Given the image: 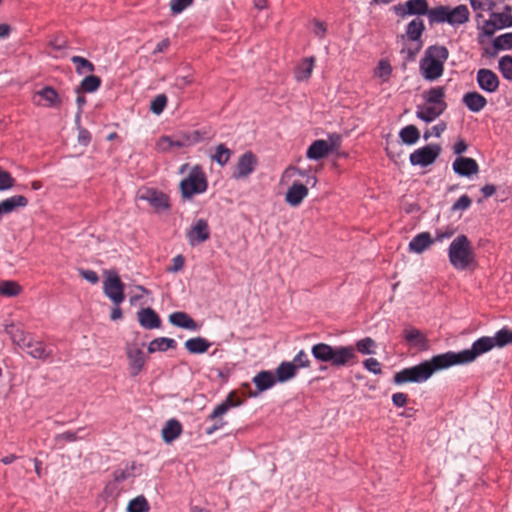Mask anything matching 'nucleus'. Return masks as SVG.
I'll use <instances>...</instances> for the list:
<instances>
[{
    "mask_svg": "<svg viewBox=\"0 0 512 512\" xmlns=\"http://www.w3.org/2000/svg\"><path fill=\"white\" fill-rule=\"evenodd\" d=\"M79 274L85 279L87 280L88 282L92 283V284H96L98 281H99V277H98V274L93 271V270H89V269H79Z\"/></svg>",
    "mask_w": 512,
    "mask_h": 512,
    "instance_id": "0e129e2a",
    "label": "nucleus"
},
{
    "mask_svg": "<svg viewBox=\"0 0 512 512\" xmlns=\"http://www.w3.org/2000/svg\"><path fill=\"white\" fill-rule=\"evenodd\" d=\"M493 47L496 51L512 49V32H507L494 38Z\"/></svg>",
    "mask_w": 512,
    "mask_h": 512,
    "instance_id": "c03bdc74",
    "label": "nucleus"
},
{
    "mask_svg": "<svg viewBox=\"0 0 512 512\" xmlns=\"http://www.w3.org/2000/svg\"><path fill=\"white\" fill-rule=\"evenodd\" d=\"M444 113V110L437 108L432 105H419L416 110V117L426 123L433 122L440 115Z\"/></svg>",
    "mask_w": 512,
    "mask_h": 512,
    "instance_id": "cd10ccee",
    "label": "nucleus"
},
{
    "mask_svg": "<svg viewBox=\"0 0 512 512\" xmlns=\"http://www.w3.org/2000/svg\"><path fill=\"white\" fill-rule=\"evenodd\" d=\"M82 430H83V428H80L77 432L65 431L63 433L57 434L55 436V440L57 442H60V441L75 442V441H77L78 439L81 438V437L78 436V432H80Z\"/></svg>",
    "mask_w": 512,
    "mask_h": 512,
    "instance_id": "bf43d9fd",
    "label": "nucleus"
},
{
    "mask_svg": "<svg viewBox=\"0 0 512 512\" xmlns=\"http://www.w3.org/2000/svg\"><path fill=\"white\" fill-rule=\"evenodd\" d=\"M448 258L457 270H465L474 262L471 241L464 234L458 235L449 245Z\"/></svg>",
    "mask_w": 512,
    "mask_h": 512,
    "instance_id": "20e7f679",
    "label": "nucleus"
},
{
    "mask_svg": "<svg viewBox=\"0 0 512 512\" xmlns=\"http://www.w3.org/2000/svg\"><path fill=\"white\" fill-rule=\"evenodd\" d=\"M136 469L135 462H131L130 464H127L124 469H116L113 472V479L115 482H123L126 479L135 476L134 471Z\"/></svg>",
    "mask_w": 512,
    "mask_h": 512,
    "instance_id": "a18cd8bd",
    "label": "nucleus"
},
{
    "mask_svg": "<svg viewBox=\"0 0 512 512\" xmlns=\"http://www.w3.org/2000/svg\"><path fill=\"white\" fill-rule=\"evenodd\" d=\"M311 353L317 361L331 362L332 365L338 367L354 362L357 358L353 346L332 347L326 343L313 345Z\"/></svg>",
    "mask_w": 512,
    "mask_h": 512,
    "instance_id": "7ed1b4c3",
    "label": "nucleus"
},
{
    "mask_svg": "<svg viewBox=\"0 0 512 512\" xmlns=\"http://www.w3.org/2000/svg\"><path fill=\"white\" fill-rule=\"evenodd\" d=\"M131 373L137 375L145 363V354L141 348L129 346L127 350Z\"/></svg>",
    "mask_w": 512,
    "mask_h": 512,
    "instance_id": "6ab92c4d",
    "label": "nucleus"
},
{
    "mask_svg": "<svg viewBox=\"0 0 512 512\" xmlns=\"http://www.w3.org/2000/svg\"><path fill=\"white\" fill-rule=\"evenodd\" d=\"M404 338L407 342L412 343L416 341H423L424 338L421 332L416 328H407L404 330Z\"/></svg>",
    "mask_w": 512,
    "mask_h": 512,
    "instance_id": "052dcab7",
    "label": "nucleus"
},
{
    "mask_svg": "<svg viewBox=\"0 0 512 512\" xmlns=\"http://www.w3.org/2000/svg\"><path fill=\"white\" fill-rule=\"evenodd\" d=\"M137 199L148 202L156 212L166 211L170 208L169 197L154 188H143L137 192Z\"/></svg>",
    "mask_w": 512,
    "mask_h": 512,
    "instance_id": "1a4fd4ad",
    "label": "nucleus"
},
{
    "mask_svg": "<svg viewBox=\"0 0 512 512\" xmlns=\"http://www.w3.org/2000/svg\"><path fill=\"white\" fill-rule=\"evenodd\" d=\"M22 349H26L27 353L36 359L45 360L52 355V351L47 350L43 342L34 341L31 337Z\"/></svg>",
    "mask_w": 512,
    "mask_h": 512,
    "instance_id": "b1692460",
    "label": "nucleus"
},
{
    "mask_svg": "<svg viewBox=\"0 0 512 512\" xmlns=\"http://www.w3.org/2000/svg\"><path fill=\"white\" fill-rule=\"evenodd\" d=\"M244 403V398L237 391H231L227 397L215 406L213 411L208 415L207 421L213 423L209 426H205L204 432L206 435H212L216 431L222 429L226 424L221 418L230 409L239 407Z\"/></svg>",
    "mask_w": 512,
    "mask_h": 512,
    "instance_id": "39448f33",
    "label": "nucleus"
},
{
    "mask_svg": "<svg viewBox=\"0 0 512 512\" xmlns=\"http://www.w3.org/2000/svg\"><path fill=\"white\" fill-rule=\"evenodd\" d=\"M218 377L221 381L227 382L230 380V376L235 372L233 368H223L216 370Z\"/></svg>",
    "mask_w": 512,
    "mask_h": 512,
    "instance_id": "774afa93",
    "label": "nucleus"
},
{
    "mask_svg": "<svg viewBox=\"0 0 512 512\" xmlns=\"http://www.w3.org/2000/svg\"><path fill=\"white\" fill-rule=\"evenodd\" d=\"M200 140H201L200 133L198 131H194L191 135L186 137L187 143L180 142V141L173 142L169 137H163L161 139V143H167L169 147H172V146L182 147L185 145H191V144L198 143Z\"/></svg>",
    "mask_w": 512,
    "mask_h": 512,
    "instance_id": "49530a36",
    "label": "nucleus"
},
{
    "mask_svg": "<svg viewBox=\"0 0 512 512\" xmlns=\"http://www.w3.org/2000/svg\"><path fill=\"white\" fill-rule=\"evenodd\" d=\"M472 204V200L468 195H462L460 198L452 205L451 211H464L467 210Z\"/></svg>",
    "mask_w": 512,
    "mask_h": 512,
    "instance_id": "13d9d810",
    "label": "nucleus"
},
{
    "mask_svg": "<svg viewBox=\"0 0 512 512\" xmlns=\"http://www.w3.org/2000/svg\"><path fill=\"white\" fill-rule=\"evenodd\" d=\"M207 177L201 166H194L187 177L180 182L181 195L185 199H190L195 194H201L207 190Z\"/></svg>",
    "mask_w": 512,
    "mask_h": 512,
    "instance_id": "423d86ee",
    "label": "nucleus"
},
{
    "mask_svg": "<svg viewBox=\"0 0 512 512\" xmlns=\"http://www.w3.org/2000/svg\"><path fill=\"white\" fill-rule=\"evenodd\" d=\"M395 14L401 18L409 15H428L429 5L427 0H408L393 7Z\"/></svg>",
    "mask_w": 512,
    "mask_h": 512,
    "instance_id": "9d476101",
    "label": "nucleus"
},
{
    "mask_svg": "<svg viewBox=\"0 0 512 512\" xmlns=\"http://www.w3.org/2000/svg\"><path fill=\"white\" fill-rule=\"evenodd\" d=\"M185 348L192 354H201L205 353L209 347L211 346V343L208 342L205 338L202 337H195L188 339L185 342Z\"/></svg>",
    "mask_w": 512,
    "mask_h": 512,
    "instance_id": "2f4dec72",
    "label": "nucleus"
},
{
    "mask_svg": "<svg viewBox=\"0 0 512 512\" xmlns=\"http://www.w3.org/2000/svg\"><path fill=\"white\" fill-rule=\"evenodd\" d=\"M508 27H512V17H507L502 12L491 11L489 19L483 20L481 30L485 36L490 37L497 30Z\"/></svg>",
    "mask_w": 512,
    "mask_h": 512,
    "instance_id": "9b49d317",
    "label": "nucleus"
},
{
    "mask_svg": "<svg viewBox=\"0 0 512 512\" xmlns=\"http://www.w3.org/2000/svg\"><path fill=\"white\" fill-rule=\"evenodd\" d=\"M313 66H314V58L313 57L304 59V61L297 68L296 79L298 81L308 79L311 76Z\"/></svg>",
    "mask_w": 512,
    "mask_h": 512,
    "instance_id": "79ce46f5",
    "label": "nucleus"
},
{
    "mask_svg": "<svg viewBox=\"0 0 512 512\" xmlns=\"http://www.w3.org/2000/svg\"><path fill=\"white\" fill-rule=\"evenodd\" d=\"M448 24L457 26L469 21L470 12L466 5H458L454 8L449 7Z\"/></svg>",
    "mask_w": 512,
    "mask_h": 512,
    "instance_id": "a878e982",
    "label": "nucleus"
},
{
    "mask_svg": "<svg viewBox=\"0 0 512 512\" xmlns=\"http://www.w3.org/2000/svg\"><path fill=\"white\" fill-rule=\"evenodd\" d=\"M441 150L438 144L426 145L412 152L409 156V161L413 166L427 167L435 162Z\"/></svg>",
    "mask_w": 512,
    "mask_h": 512,
    "instance_id": "6e6552de",
    "label": "nucleus"
},
{
    "mask_svg": "<svg viewBox=\"0 0 512 512\" xmlns=\"http://www.w3.org/2000/svg\"><path fill=\"white\" fill-rule=\"evenodd\" d=\"M498 68L505 79L512 80V56L505 55L501 57Z\"/></svg>",
    "mask_w": 512,
    "mask_h": 512,
    "instance_id": "09e8293b",
    "label": "nucleus"
},
{
    "mask_svg": "<svg viewBox=\"0 0 512 512\" xmlns=\"http://www.w3.org/2000/svg\"><path fill=\"white\" fill-rule=\"evenodd\" d=\"M71 62L76 66L78 74L92 73L95 71V66L92 62L81 56H72Z\"/></svg>",
    "mask_w": 512,
    "mask_h": 512,
    "instance_id": "a19ab883",
    "label": "nucleus"
},
{
    "mask_svg": "<svg viewBox=\"0 0 512 512\" xmlns=\"http://www.w3.org/2000/svg\"><path fill=\"white\" fill-rule=\"evenodd\" d=\"M182 433V424L175 418L169 419L162 428L161 435L165 443L170 444Z\"/></svg>",
    "mask_w": 512,
    "mask_h": 512,
    "instance_id": "aec40b11",
    "label": "nucleus"
},
{
    "mask_svg": "<svg viewBox=\"0 0 512 512\" xmlns=\"http://www.w3.org/2000/svg\"><path fill=\"white\" fill-rule=\"evenodd\" d=\"M392 402L397 407H403L407 403V394L405 393H394L392 395Z\"/></svg>",
    "mask_w": 512,
    "mask_h": 512,
    "instance_id": "338daca9",
    "label": "nucleus"
},
{
    "mask_svg": "<svg viewBox=\"0 0 512 512\" xmlns=\"http://www.w3.org/2000/svg\"><path fill=\"white\" fill-rule=\"evenodd\" d=\"M512 344V330L502 328L496 332L494 337L483 336L477 339L470 349L460 352L448 351L433 356L431 359L421 362L418 365L405 368L394 375L396 384L406 382H424L435 373L448 369L455 365H463L473 362L477 357L493 349Z\"/></svg>",
    "mask_w": 512,
    "mask_h": 512,
    "instance_id": "f257e3e1",
    "label": "nucleus"
},
{
    "mask_svg": "<svg viewBox=\"0 0 512 512\" xmlns=\"http://www.w3.org/2000/svg\"><path fill=\"white\" fill-rule=\"evenodd\" d=\"M425 30L424 22L420 18H415L410 21L406 27V35L409 40L420 42L422 33Z\"/></svg>",
    "mask_w": 512,
    "mask_h": 512,
    "instance_id": "7c9ffc66",
    "label": "nucleus"
},
{
    "mask_svg": "<svg viewBox=\"0 0 512 512\" xmlns=\"http://www.w3.org/2000/svg\"><path fill=\"white\" fill-rule=\"evenodd\" d=\"M37 95L46 101L45 106L47 107H58L61 104V99L57 91L50 86L39 90Z\"/></svg>",
    "mask_w": 512,
    "mask_h": 512,
    "instance_id": "473e14b6",
    "label": "nucleus"
},
{
    "mask_svg": "<svg viewBox=\"0 0 512 512\" xmlns=\"http://www.w3.org/2000/svg\"><path fill=\"white\" fill-rule=\"evenodd\" d=\"M167 105V97L165 94L157 95L150 104V110L156 114H161Z\"/></svg>",
    "mask_w": 512,
    "mask_h": 512,
    "instance_id": "8fccbe9b",
    "label": "nucleus"
},
{
    "mask_svg": "<svg viewBox=\"0 0 512 512\" xmlns=\"http://www.w3.org/2000/svg\"><path fill=\"white\" fill-rule=\"evenodd\" d=\"M476 79L479 87L485 92L493 93L497 91L499 87V78L496 73L490 69H479Z\"/></svg>",
    "mask_w": 512,
    "mask_h": 512,
    "instance_id": "4468645a",
    "label": "nucleus"
},
{
    "mask_svg": "<svg viewBox=\"0 0 512 512\" xmlns=\"http://www.w3.org/2000/svg\"><path fill=\"white\" fill-rule=\"evenodd\" d=\"M449 6H437L433 9H429L428 18L430 24L434 23H448Z\"/></svg>",
    "mask_w": 512,
    "mask_h": 512,
    "instance_id": "f704fd0d",
    "label": "nucleus"
},
{
    "mask_svg": "<svg viewBox=\"0 0 512 512\" xmlns=\"http://www.w3.org/2000/svg\"><path fill=\"white\" fill-rule=\"evenodd\" d=\"M231 155V150L225 144H219L216 146L215 153L211 156V159L220 166H224L229 162Z\"/></svg>",
    "mask_w": 512,
    "mask_h": 512,
    "instance_id": "58836bf2",
    "label": "nucleus"
},
{
    "mask_svg": "<svg viewBox=\"0 0 512 512\" xmlns=\"http://www.w3.org/2000/svg\"><path fill=\"white\" fill-rule=\"evenodd\" d=\"M423 99L428 105L435 106L442 110H446L447 103L445 102V87L437 86L432 87L423 93Z\"/></svg>",
    "mask_w": 512,
    "mask_h": 512,
    "instance_id": "f3484780",
    "label": "nucleus"
},
{
    "mask_svg": "<svg viewBox=\"0 0 512 512\" xmlns=\"http://www.w3.org/2000/svg\"><path fill=\"white\" fill-rule=\"evenodd\" d=\"M186 237L191 246L199 245L210 238V229L207 220L200 218L187 231Z\"/></svg>",
    "mask_w": 512,
    "mask_h": 512,
    "instance_id": "ddd939ff",
    "label": "nucleus"
},
{
    "mask_svg": "<svg viewBox=\"0 0 512 512\" xmlns=\"http://www.w3.org/2000/svg\"><path fill=\"white\" fill-rule=\"evenodd\" d=\"M446 128H447L446 123L440 122V123L434 125L432 128L427 129L423 134V138L425 140H428L432 136L440 137L441 134L446 130Z\"/></svg>",
    "mask_w": 512,
    "mask_h": 512,
    "instance_id": "4d7b16f0",
    "label": "nucleus"
},
{
    "mask_svg": "<svg viewBox=\"0 0 512 512\" xmlns=\"http://www.w3.org/2000/svg\"><path fill=\"white\" fill-rule=\"evenodd\" d=\"M184 264H185V258L183 255L179 254V255H176L173 259H172V265L170 267L167 268V272H170V273H177L179 271H181L184 267Z\"/></svg>",
    "mask_w": 512,
    "mask_h": 512,
    "instance_id": "680f3d73",
    "label": "nucleus"
},
{
    "mask_svg": "<svg viewBox=\"0 0 512 512\" xmlns=\"http://www.w3.org/2000/svg\"><path fill=\"white\" fill-rule=\"evenodd\" d=\"M331 152V146L326 140L314 141L306 152V157L311 160H320Z\"/></svg>",
    "mask_w": 512,
    "mask_h": 512,
    "instance_id": "412c9836",
    "label": "nucleus"
},
{
    "mask_svg": "<svg viewBox=\"0 0 512 512\" xmlns=\"http://www.w3.org/2000/svg\"><path fill=\"white\" fill-rule=\"evenodd\" d=\"M470 5L476 14V21L479 23V19L482 18L481 12L483 11H492L495 7V2L493 0H469Z\"/></svg>",
    "mask_w": 512,
    "mask_h": 512,
    "instance_id": "ea45409f",
    "label": "nucleus"
},
{
    "mask_svg": "<svg viewBox=\"0 0 512 512\" xmlns=\"http://www.w3.org/2000/svg\"><path fill=\"white\" fill-rule=\"evenodd\" d=\"M295 174L304 177V176H306V171L301 170L294 166H289L288 168L285 169V171L282 175V178H286V177L290 178V177H293Z\"/></svg>",
    "mask_w": 512,
    "mask_h": 512,
    "instance_id": "69168bd1",
    "label": "nucleus"
},
{
    "mask_svg": "<svg viewBox=\"0 0 512 512\" xmlns=\"http://www.w3.org/2000/svg\"><path fill=\"white\" fill-rule=\"evenodd\" d=\"M15 184L11 173L0 167V191L9 190Z\"/></svg>",
    "mask_w": 512,
    "mask_h": 512,
    "instance_id": "864d4df0",
    "label": "nucleus"
},
{
    "mask_svg": "<svg viewBox=\"0 0 512 512\" xmlns=\"http://www.w3.org/2000/svg\"><path fill=\"white\" fill-rule=\"evenodd\" d=\"M399 137L404 144L413 145L418 142L420 132L415 125H407L400 130Z\"/></svg>",
    "mask_w": 512,
    "mask_h": 512,
    "instance_id": "72a5a7b5",
    "label": "nucleus"
},
{
    "mask_svg": "<svg viewBox=\"0 0 512 512\" xmlns=\"http://www.w3.org/2000/svg\"><path fill=\"white\" fill-rule=\"evenodd\" d=\"M27 205L28 199L25 196L14 195L0 202L1 213L8 214L15 211L17 208L26 207Z\"/></svg>",
    "mask_w": 512,
    "mask_h": 512,
    "instance_id": "bb28decb",
    "label": "nucleus"
},
{
    "mask_svg": "<svg viewBox=\"0 0 512 512\" xmlns=\"http://www.w3.org/2000/svg\"><path fill=\"white\" fill-rule=\"evenodd\" d=\"M290 363L294 364L296 370H298L299 368L308 367L310 364L309 356L306 352L301 350L296 354V356Z\"/></svg>",
    "mask_w": 512,
    "mask_h": 512,
    "instance_id": "6e6d98bb",
    "label": "nucleus"
},
{
    "mask_svg": "<svg viewBox=\"0 0 512 512\" xmlns=\"http://www.w3.org/2000/svg\"><path fill=\"white\" fill-rule=\"evenodd\" d=\"M454 172L460 176L470 177L479 172V166L475 159L470 157H458L452 164Z\"/></svg>",
    "mask_w": 512,
    "mask_h": 512,
    "instance_id": "2eb2a0df",
    "label": "nucleus"
},
{
    "mask_svg": "<svg viewBox=\"0 0 512 512\" xmlns=\"http://www.w3.org/2000/svg\"><path fill=\"white\" fill-rule=\"evenodd\" d=\"M297 373L296 367H294V364L284 361L280 363V365L277 367L274 375L276 382H286L291 380Z\"/></svg>",
    "mask_w": 512,
    "mask_h": 512,
    "instance_id": "c85d7f7f",
    "label": "nucleus"
},
{
    "mask_svg": "<svg viewBox=\"0 0 512 512\" xmlns=\"http://www.w3.org/2000/svg\"><path fill=\"white\" fill-rule=\"evenodd\" d=\"M5 332L10 335L12 341L20 348H23L30 338L21 329L16 328L13 324L6 325Z\"/></svg>",
    "mask_w": 512,
    "mask_h": 512,
    "instance_id": "e433bc0d",
    "label": "nucleus"
},
{
    "mask_svg": "<svg viewBox=\"0 0 512 512\" xmlns=\"http://www.w3.org/2000/svg\"><path fill=\"white\" fill-rule=\"evenodd\" d=\"M177 343L172 338L158 337L152 340L148 345V352L154 353L157 351H167L168 349H175Z\"/></svg>",
    "mask_w": 512,
    "mask_h": 512,
    "instance_id": "c756f323",
    "label": "nucleus"
},
{
    "mask_svg": "<svg viewBox=\"0 0 512 512\" xmlns=\"http://www.w3.org/2000/svg\"><path fill=\"white\" fill-rule=\"evenodd\" d=\"M308 188L300 182H294L286 191L285 201L292 207L299 206L308 195Z\"/></svg>",
    "mask_w": 512,
    "mask_h": 512,
    "instance_id": "dca6fc26",
    "label": "nucleus"
},
{
    "mask_svg": "<svg viewBox=\"0 0 512 512\" xmlns=\"http://www.w3.org/2000/svg\"><path fill=\"white\" fill-rule=\"evenodd\" d=\"M252 381L253 384H276L274 373L268 370L260 371Z\"/></svg>",
    "mask_w": 512,
    "mask_h": 512,
    "instance_id": "3c124183",
    "label": "nucleus"
},
{
    "mask_svg": "<svg viewBox=\"0 0 512 512\" xmlns=\"http://www.w3.org/2000/svg\"><path fill=\"white\" fill-rule=\"evenodd\" d=\"M257 164L256 155L251 151L245 152L239 157L232 177L237 180L247 178L255 170Z\"/></svg>",
    "mask_w": 512,
    "mask_h": 512,
    "instance_id": "f8f14e48",
    "label": "nucleus"
},
{
    "mask_svg": "<svg viewBox=\"0 0 512 512\" xmlns=\"http://www.w3.org/2000/svg\"><path fill=\"white\" fill-rule=\"evenodd\" d=\"M434 243V239L431 237L429 232H422L417 234L409 242V251L414 253H422L428 249Z\"/></svg>",
    "mask_w": 512,
    "mask_h": 512,
    "instance_id": "4be33fe9",
    "label": "nucleus"
},
{
    "mask_svg": "<svg viewBox=\"0 0 512 512\" xmlns=\"http://www.w3.org/2000/svg\"><path fill=\"white\" fill-rule=\"evenodd\" d=\"M449 57V51L442 45L427 47L419 62L421 76L427 81H435L444 73V64Z\"/></svg>",
    "mask_w": 512,
    "mask_h": 512,
    "instance_id": "f03ea898",
    "label": "nucleus"
},
{
    "mask_svg": "<svg viewBox=\"0 0 512 512\" xmlns=\"http://www.w3.org/2000/svg\"><path fill=\"white\" fill-rule=\"evenodd\" d=\"M149 509V502L143 495L131 499L126 507L127 512H148Z\"/></svg>",
    "mask_w": 512,
    "mask_h": 512,
    "instance_id": "4c0bfd02",
    "label": "nucleus"
},
{
    "mask_svg": "<svg viewBox=\"0 0 512 512\" xmlns=\"http://www.w3.org/2000/svg\"><path fill=\"white\" fill-rule=\"evenodd\" d=\"M462 101L474 113L480 112L487 105L486 98L476 91L464 94Z\"/></svg>",
    "mask_w": 512,
    "mask_h": 512,
    "instance_id": "5701e85b",
    "label": "nucleus"
},
{
    "mask_svg": "<svg viewBox=\"0 0 512 512\" xmlns=\"http://www.w3.org/2000/svg\"><path fill=\"white\" fill-rule=\"evenodd\" d=\"M363 365L368 371L374 374L381 373V363L375 358H368L364 360Z\"/></svg>",
    "mask_w": 512,
    "mask_h": 512,
    "instance_id": "e2e57ef3",
    "label": "nucleus"
},
{
    "mask_svg": "<svg viewBox=\"0 0 512 512\" xmlns=\"http://www.w3.org/2000/svg\"><path fill=\"white\" fill-rule=\"evenodd\" d=\"M103 291L114 305H120L124 301V284L117 272H107V277L103 282Z\"/></svg>",
    "mask_w": 512,
    "mask_h": 512,
    "instance_id": "0eeeda50",
    "label": "nucleus"
},
{
    "mask_svg": "<svg viewBox=\"0 0 512 512\" xmlns=\"http://www.w3.org/2000/svg\"><path fill=\"white\" fill-rule=\"evenodd\" d=\"M101 85V79L96 75L86 76L80 83V86L76 88L77 93L86 92L92 93L98 90Z\"/></svg>",
    "mask_w": 512,
    "mask_h": 512,
    "instance_id": "c9c22d12",
    "label": "nucleus"
},
{
    "mask_svg": "<svg viewBox=\"0 0 512 512\" xmlns=\"http://www.w3.org/2000/svg\"><path fill=\"white\" fill-rule=\"evenodd\" d=\"M169 321L172 325L184 328L187 330L195 331L198 329V325L193 318H191L185 312H174L170 314Z\"/></svg>",
    "mask_w": 512,
    "mask_h": 512,
    "instance_id": "393cba45",
    "label": "nucleus"
},
{
    "mask_svg": "<svg viewBox=\"0 0 512 512\" xmlns=\"http://www.w3.org/2000/svg\"><path fill=\"white\" fill-rule=\"evenodd\" d=\"M376 347V342L370 337L358 340L355 345L357 351L363 355L374 354Z\"/></svg>",
    "mask_w": 512,
    "mask_h": 512,
    "instance_id": "37998d69",
    "label": "nucleus"
},
{
    "mask_svg": "<svg viewBox=\"0 0 512 512\" xmlns=\"http://www.w3.org/2000/svg\"><path fill=\"white\" fill-rule=\"evenodd\" d=\"M21 287L15 281H2L0 283V295L7 297L17 296Z\"/></svg>",
    "mask_w": 512,
    "mask_h": 512,
    "instance_id": "de8ad7c7",
    "label": "nucleus"
},
{
    "mask_svg": "<svg viewBox=\"0 0 512 512\" xmlns=\"http://www.w3.org/2000/svg\"><path fill=\"white\" fill-rule=\"evenodd\" d=\"M138 321L145 329H156L161 325V319L158 314L150 307L141 309L138 313Z\"/></svg>",
    "mask_w": 512,
    "mask_h": 512,
    "instance_id": "a211bd4d",
    "label": "nucleus"
},
{
    "mask_svg": "<svg viewBox=\"0 0 512 512\" xmlns=\"http://www.w3.org/2000/svg\"><path fill=\"white\" fill-rule=\"evenodd\" d=\"M194 0H170V10L173 15L180 14L193 4Z\"/></svg>",
    "mask_w": 512,
    "mask_h": 512,
    "instance_id": "5fc2aeb1",
    "label": "nucleus"
},
{
    "mask_svg": "<svg viewBox=\"0 0 512 512\" xmlns=\"http://www.w3.org/2000/svg\"><path fill=\"white\" fill-rule=\"evenodd\" d=\"M392 72V67L390 63L386 60H381L378 63L377 69L375 71V75L382 79L383 82L388 81Z\"/></svg>",
    "mask_w": 512,
    "mask_h": 512,
    "instance_id": "603ef678",
    "label": "nucleus"
}]
</instances>
